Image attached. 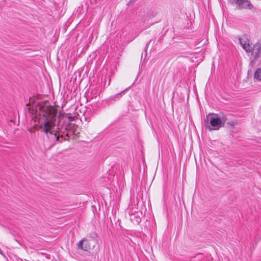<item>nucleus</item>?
Segmentation results:
<instances>
[{
	"label": "nucleus",
	"instance_id": "nucleus-7",
	"mask_svg": "<svg viewBox=\"0 0 261 261\" xmlns=\"http://www.w3.org/2000/svg\"><path fill=\"white\" fill-rule=\"evenodd\" d=\"M254 77L258 81H261V69L258 68L254 73Z\"/></svg>",
	"mask_w": 261,
	"mask_h": 261
},
{
	"label": "nucleus",
	"instance_id": "nucleus-2",
	"mask_svg": "<svg viewBox=\"0 0 261 261\" xmlns=\"http://www.w3.org/2000/svg\"><path fill=\"white\" fill-rule=\"evenodd\" d=\"M227 120L226 115H218L215 114L211 117L210 120V124L213 128L209 126V130H218L221 127L224 126L225 123Z\"/></svg>",
	"mask_w": 261,
	"mask_h": 261
},
{
	"label": "nucleus",
	"instance_id": "nucleus-8",
	"mask_svg": "<svg viewBox=\"0 0 261 261\" xmlns=\"http://www.w3.org/2000/svg\"><path fill=\"white\" fill-rule=\"evenodd\" d=\"M85 242V243H84L83 250L87 251L90 249V245L86 241Z\"/></svg>",
	"mask_w": 261,
	"mask_h": 261
},
{
	"label": "nucleus",
	"instance_id": "nucleus-3",
	"mask_svg": "<svg viewBox=\"0 0 261 261\" xmlns=\"http://www.w3.org/2000/svg\"><path fill=\"white\" fill-rule=\"evenodd\" d=\"M250 64L253 65L261 56V44L257 42L253 45L250 49Z\"/></svg>",
	"mask_w": 261,
	"mask_h": 261
},
{
	"label": "nucleus",
	"instance_id": "nucleus-6",
	"mask_svg": "<svg viewBox=\"0 0 261 261\" xmlns=\"http://www.w3.org/2000/svg\"><path fill=\"white\" fill-rule=\"evenodd\" d=\"M130 217V220L134 224H139L141 221V218L139 217L135 216L134 215H131Z\"/></svg>",
	"mask_w": 261,
	"mask_h": 261
},
{
	"label": "nucleus",
	"instance_id": "nucleus-4",
	"mask_svg": "<svg viewBox=\"0 0 261 261\" xmlns=\"http://www.w3.org/2000/svg\"><path fill=\"white\" fill-rule=\"evenodd\" d=\"M240 43L243 48L247 52H250V49L253 44L251 41L246 37H243L239 39Z\"/></svg>",
	"mask_w": 261,
	"mask_h": 261
},
{
	"label": "nucleus",
	"instance_id": "nucleus-9",
	"mask_svg": "<svg viewBox=\"0 0 261 261\" xmlns=\"http://www.w3.org/2000/svg\"><path fill=\"white\" fill-rule=\"evenodd\" d=\"M86 242V240L85 239H83L82 240H81L78 244V247L80 249H81L82 250H83V245H84V243Z\"/></svg>",
	"mask_w": 261,
	"mask_h": 261
},
{
	"label": "nucleus",
	"instance_id": "nucleus-5",
	"mask_svg": "<svg viewBox=\"0 0 261 261\" xmlns=\"http://www.w3.org/2000/svg\"><path fill=\"white\" fill-rule=\"evenodd\" d=\"M235 3L240 9H248L250 10L253 8L252 4L248 0H236Z\"/></svg>",
	"mask_w": 261,
	"mask_h": 261
},
{
	"label": "nucleus",
	"instance_id": "nucleus-1",
	"mask_svg": "<svg viewBox=\"0 0 261 261\" xmlns=\"http://www.w3.org/2000/svg\"><path fill=\"white\" fill-rule=\"evenodd\" d=\"M46 112L43 114L45 116L44 122L43 124L39 125V128L41 131L44 132L49 139L55 138L57 141L62 142L63 141L68 140L63 135H65L66 137L69 138L70 133L75 134V129L76 126L74 124L69 123L65 128V131L62 132L60 137L54 131V128L56 126L55 121L56 119V112L53 108H46Z\"/></svg>",
	"mask_w": 261,
	"mask_h": 261
},
{
	"label": "nucleus",
	"instance_id": "nucleus-10",
	"mask_svg": "<svg viewBox=\"0 0 261 261\" xmlns=\"http://www.w3.org/2000/svg\"><path fill=\"white\" fill-rule=\"evenodd\" d=\"M227 124L232 127H233L236 124L235 122L232 121L227 122Z\"/></svg>",
	"mask_w": 261,
	"mask_h": 261
},
{
	"label": "nucleus",
	"instance_id": "nucleus-11",
	"mask_svg": "<svg viewBox=\"0 0 261 261\" xmlns=\"http://www.w3.org/2000/svg\"><path fill=\"white\" fill-rule=\"evenodd\" d=\"M69 121H72L73 120V118L72 117H68Z\"/></svg>",
	"mask_w": 261,
	"mask_h": 261
}]
</instances>
